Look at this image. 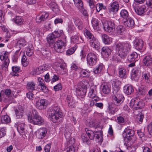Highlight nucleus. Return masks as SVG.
<instances>
[{"mask_svg":"<svg viewBox=\"0 0 152 152\" xmlns=\"http://www.w3.org/2000/svg\"><path fill=\"white\" fill-rule=\"evenodd\" d=\"M120 83L119 81H116L114 83L113 88V93L115 94L113 96V101L115 105H119L124 100V97L119 92Z\"/></svg>","mask_w":152,"mask_h":152,"instance_id":"nucleus-1","label":"nucleus"},{"mask_svg":"<svg viewBox=\"0 0 152 152\" xmlns=\"http://www.w3.org/2000/svg\"><path fill=\"white\" fill-rule=\"evenodd\" d=\"M130 48L131 45L129 43H118L116 45L117 54L123 58L127 56Z\"/></svg>","mask_w":152,"mask_h":152,"instance_id":"nucleus-2","label":"nucleus"},{"mask_svg":"<svg viewBox=\"0 0 152 152\" xmlns=\"http://www.w3.org/2000/svg\"><path fill=\"white\" fill-rule=\"evenodd\" d=\"M27 116L28 121L32 124L38 125L44 124L43 118L38 115V112L35 109H33L32 113H29Z\"/></svg>","mask_w":152,"mask_h":152,"instance_id":"nucleus-3","label":"nucleus"},{"mask_svg":"<svg viewBox=\"0 0 152 152\" xmlns=\"http://www.w3.org/2000/svg\"><path fill=\"white\" fill-rule=\"evenodd\" d=\"M48 112L50 119L54 123L57 122L62 117L61 110L57 106L52 107L48 111Z\"/></svg>","mask_w":152,"mask_h":152,"instance_id":"nucleus-4","label":"nucleus"},{"mask_svg":"<svg viewBox=\"0 0 152 152\" xmlns=\"http://www.w3.org/2000/svg\"><path fill=\"white\" fill-rule=\"evenodd\" d=\"M84 34L89 39L90 46L95 49L99 50L100 48V44L97 39L94 37L90 31L87 29H84Z\"/></svg>","mask_w":152,"mask_h":152,"instance_id":"nucleus-5","label":"nucleus"},{"mask_svg":"<svg viewBox=\"0 0 152 152\" xmlns=\"http://www.w3.org/2000/svg\"><path fill=\"white\" fill-rule=\"evenodd\" d=\"M9 53L7 51H4L3 54L0 56V59L2 61V69L6 71L7 68L10 63V60L8 57Z\"/></svg>","mask_w":152,"mask_h":152,"instance_id":"nucleus-6","label":"nucleus"},{"mask_svg":"<svg viewBox=\"0 0 152 152\" xmlns=\"http://www.w3.org/2000/svg\"><path fill=\"white\" fill-rule=\"evenodd\" d=\"M102 23L104 30L106 31L111 33L115 31V25L113 22L111 21L102 20Z\"/></svg>","mask_w":152,"mask_h":152,"instance_id":"nucleus-7","label":"nucleus"},{"mask_svg":"<svg viewBox=\"0 0 152 152\" xmlns=\"http://www.w3.org/2000/svg\"><path fill=\"white\" fill-rule=\"evenodd\" d=\"M134 131L129 128L125 129L123 133V136L125 137V140H127L128 141L127 144L130 145L132 144V138L134 137Z\"/></svg>","mask_w":152,"mask_h":152,"instance_id":"nucleus-8","label":"nucleus"},{"mask_svg":"<svg viewBox=\"0 0 152 152\" xmlns=\"http://www.w3.org/2000/svg\"><path fill=\"white\" fill-rule=\"evenodd\" d=\"M89 85V83L87 80H83L79 82L76 88V90H78L81 94H85L87 92V87Z\"/></svg>","mask_w":152,"mask_h":152,"instance_id":"nucleus-9","label":"nucleus"},{"mask_svg":"<svg viewBox=\"0 0 152 152\" xmlns=\"http://www.w3.org/2000/svg\"><path fill=\"white\" fill-rule=\"evenodd\" d=\"M97 56L93 53H90L87 56V63L90 66L95 65L97 62Z\"/></svg>","mask_w":152,"mask_h":152,"instance_id":"nucleus-10","label":"nucleus"},{"mask_svg":"<svg viewBox=\"0 0 152 152\" xmlns=\"http://www.w3.org/2000/svg\"><path fill=\"white\" fill-rule=\"evenodd\" d=\"M86 131L88 137L91 140L94 139L95 136L96 139H98L100 137H102V132L101 131L93 132L91 130L86 129Z\"/></svg>","mask_w":152,"mask_h":152,"instance_id":"nucleus-11","label":"nucleus"},{"mask_svg":"<svg viewBox=\"0 0 152 152\" xmlns=\"http://www.w3.org/2000/svg\"><path fill=\"white\" fill-rule=\"evenodd\" d=\"M129 105L133 109L137 110L142 108L143 107V104L141 100L136 98L131 100L129 103Z\"/></svg>","mask_w":152,"mask_h":152,"instance_id":"nucleus-12","label":"nucleus"},{"mask_svg":"<svg viewBox=\"0 0 152 152\" xmlns=\"http://www.w3.org/2000/svg\"><path fill=\"white\" fill-rule=\"evenodd\" d=\"M66 43L61 40L56 41L54 45L55 50L58 53H61L64 51L65 47L66 46Z\"/></svg>","mask_w":152,"mask_h":152,"instance_id":"nucleus-13","label":"nucleus"},{"mask_svg":"<svg viewBox=\"0 0 152 152\" xmlns=\"http://www.w3.org/2000/svg\"><path fill=\"white\" fill-rule=\"evenodd\" d=\"M119 8L118 3L117 1H114L109 5L108 10L110 13H115L117 12Z\"/></svg>","mask_w":152,"mask_h":152,"instance_id":"nucleus-14","label":"nucleus"},{"mask_svg":"<svg viewBox=\"0 0 152 152\" xmlns=\"http://www.w3.org/2000/svg\"><path fill=\"white\" fill-rule=\"evenodd\" d=\"M47 133V129L45 128H42L37 130L35 132V135L38 138L42 139L45 136Z\"/></svg>","mask_w":152,"mask_h":152,"instance_id":"nucleus-15","label":"nucleus"},{"mask_svg":"<svg viewBox=\"0 0 152 152\" xmlns=\"http://www.w3.org/2000/svg\"><path fill=\"white\" fill-rule=\"evenodd\" d=\"M47 105V101L45 99H41L37 101L36 104V107L39 110L45 109Z\"/></svg>","mask_w":152,"mask_h":152,"instance_id":"nucleus-16","label":"nucleus"},{"mask_svg":"<svg viewBox=\"0 0 152 152\" xmlns=\"http://www.w3.org/2000/svg\"><path fill=\"white\" fill-rule=\"evenodd\" d=\"M88 96L91 98L98 97L97 96L96 87L95 86L93 85L91 86L88 94Z\"/></svg>","mask_w":152,"mask_h":152,"instance_id":"nucleus-17","label":"nucleus"},{"mask_svg":"<svg viewBox=\"0 0 152 152\" xmlns=\"http://www.w3.org/2000/svg\"><path fill=\"white\" fill-rule=\"evenodd\" d=\"M16 117L17 118H20L24 113V109L20 105H19L18 109L15 110Z\"/></svg>","mask_w":152,"mask_h":152,"instance_id":"nucleus-18","label":"nucleus"},{"mask_svg":"<svg viewBox=\"0 0 152 152\" xmlns=\"http://www.w3.org/2000/svg\"><path fill=\"white\" fill-rule=\"evenodd\" d=\"M46 3L48 5H49L50 7L54 12L57 13L59 11V10L58 8V6L52 0H47Z\"/></svg>","mask_w":152,"mask_h":152,"instance_id":"nucleus-19","label":"nucleus"},{"mask_svg":"<svg viewBox=\"0 0 152 152\" xmlns=\"http://www.w3.org/2000/svg\"><path fill=\"white\" fill-rule=\"evenodd\" d=\"M134 44L137 50H141L143 45V41L141 39H136L134 42Z\"/></svg>","mask_w":152,"mask_h":152,"instance_id":"nucleus-20","label":"nucleus"},{"mask_svg":"<svg viewBox=\"0 0 152 152\" xmlns=\"http://www.w3.org/2000/svg\"><path fill=\"white\" fill-rule=\"evenodd\" d=\"M49 16L48 13L45 12H42L41 13L40 16H38L37 17L36 20L38 23H40L42 21H44Z\"/></svg>","mask_w":152,"mask_h":152,"instance_id":"nucleus-21","label":"nucleus"},{"mask_svg":"<svg viewBox=\"0 0 152 152\" xmlns=\"http://www.w3.org/2000/svg\"><path fill=\"white\" fill-rule=\"evenodd\" d=\"M15 125V126L17 127V130L20 134L25 132L26 125L24 123L18 122L16 123Z\"/></svg>","mask_w":152,"mask_h":152,"instance_id":"nucleus-22","label":"nucleus"},{"mask_svg":"<svg viewBox=\"0 0 152 152\" xmlns=\"http://www.w3.org/2000/svg\"><path fill=\"white\" fill-rule=\"evenodd\" d=\"M147 7L145 5H142L136 9H135V12L136 13L139 15H141L144 14L147 10Z\"/></svg>","mask_w":152,"mask_h":152,"instance_id":"nucleus-23","label":"nucleus"},{"mask_svg":"<svg viewBox=\"0 0 152 152\" xmlns=\"http://www.w3.org/2000/svg\"><path fill=\"white\" fill-rule=\"evenodd\" d=\"M73 21L75 25L79 30H82L83 27V23L82 21L78 17L73 18Z\"/></svg>","mask_w":152,"mask_h":152,"instance_id":"nucleus-24","label":"nucleus"},{"mask_svg":"<svg viewBox=\"0 0 152 152\" xmlns=\"http://www.w3.org/2000/svg\"><path fill=\"white\" fill-rule=\"evenodd\" d=\"M134 91L133 87L130 85H127L124 86V91L125 93L128 95L132 94Z\"/></svg>","mask_w":152,"mask_h":152,"instance_id":"nucleus-25","label":"nucleus"},{"mask_svg":"<svg viewBox=\"0 0 152 152\" xmlns=\"http://www.w3.org/2000/svg\"><path fill=\"white\" fill-rule=\"evenodd\" d=\"M102 41L105 44H109L112 41V38L109 37L106 34H103L102 35Z\"/></svg>","mask_w":152,"mask_h":152,"instance_id":"nucleus-26","label":"nucleus"},{"mask_svg":"<svg viewBox=\"0 0 152 152\" xmlns=\"http://www.w3.org/2000/svg\"><path fill=\"white\" fill-rule=\"evenodd\" d=\"M127 20L124 22V23L125 26L132 28L133 27L134 25V20L131 18H129Z\"/></svg>","mask_w":152,"mask_h":152,"instance_id":"nucleus-27","label":"nucleus"},{"mask_svg":"<svg viewBox=\"0 0 152 152\" xmlns=\"http://www.w3.org/2000/svg\"><path fill=\"white\" fill-rule=\"evenodd\" d=\"M114 105L112 103L109 104L108 107L109 112L112 114H114L119 110L118 108L115 107Z\"/></svg>","mask_w":152,"mask_h":152,"instance_id":"nucleus-28","label":"nucleus"},{"mask_svg":"<svg viewBox=\"0 0 152 152\" xmlns=\"http://www.w3.org/2000/svg\"><path fill=\"white\" fill-rule=\"evenodd\" d=\"M102 53L105 57H107L111 54V50L107 47H104L102 48Z\"/></svg>","mask_w":152,"mask_h":152,"instance_id":"nucleus-29","label":"nucleus"},{"mask_svg":"<svg viewBox=\"0 0 152 152\" xmlns=\"http://www.w3.org/2000/svg\"><path fill=\"white\" fill-rule=\"evenodd\" d=\"M49 67L48 65L45 64L39 67L36 69L37 74H39L42 73L44 71L48 69Z\"/></svg>","mask_w":152,"mask_h":152,"instance_id":"nucleus-30","label":"nucleus"},{"mask_svg":"<svg viewBox=\"0 0 152 152\" xmlns=\"http://www.w3.org/2000/svg\"><path fill=\"white\" fill-rule=\"evenodd\" d=\"M91 23L94 29L96 31L100 30L98 20L96 18H93L91 20Z\"/></svg>","mask_w":152,"mask_h":152,"instance_id":"nucleus-31","label":"nucleus"},{"mask_svg":"<svg viewBox=\"0 0 152 152\" xmlns=\"http://www.w3.org/2000/svg\"><path fill=\"white\" fill-rule=\"evenodd\" d=\"M143 63L147 66H149L152 63V58L149 56H146L143 59Z\"/></svg>","mask_w":152,"mask_h":152,"instance_id":"nucleus-32","label":"nucleus"},{"mask_svg":"<svg viewBox=\"0 0 152 152\" xmlns=\"http://www.w3.org/2000/svg\"><path fill=\"white\" fill-rule=\"evenodd\" d=\"M78 69L80 76L83 77H88L90 76L89 72L86 69L79 68Z\"/></svg>","mask_w":152,"mask_h":152,"instance_id":"nucleus-33","label":"nucleus"},{"mask_svg":"<svg viewBox=\"0 0 152 152\" xmlns=\"http://www.w3.org/2000/svg\"><path fill=\"white\" fill-rule=\"evenodd\" d=\"M56 38L54 34L52 33L48 35L47 37V41L48 42L50 45L54 42Z\"/></svg>","mask_w":152,"mask_h":152,"instance_id":"nucleus-34","label":"nucleus"},{"mask_svg":"<svg viewBox=\"0 0 152 152\" xmlns=\"http://www.w3.org/2000/svg\"><path fill=\"white\" fill-rule=\"evenodd\" d=\"M102 90L104 94H108L110 91V86L107 83H104L102 86Z\"/></svg>","mask_w":152,"mask_h":152,"instance_id":"nucleus-35","label":"nucleus"},{"mask_svg":"<svg viewBox=\"0 0 152 152\" xmlns=\"http://www.w3.org/2000/svg\"><path fill=\"white\" fill-rule=\"evenodd\" d=\"M139 71L137 69H133L132 70V77L135 80L138 79L139 77Z\"/></svg>","mask_w":152,"mask_h":152,"instance_id":"nucleus-36","label":"nucleus"},{"mask_svg":"<svg viewBox=\"0 0 152 152\" xmlns=\"http://www.w3.org/2000/svg\"><path fill=\"white\" fill-rule=\"evenodd\" d=\"M104 69L103 65L102 64H99L94 68V72L95 74H99Z\"/></svg>","mask_w":152,"mask_h":152,"instance_id":"nucleus-37","label":"nucleus"},{"mask_svg":"<svg viewBox=\"0 0 152 152\" xmlns=\"http://www.w3.org/2000/svg\"><path fill=\"white\" fill-rule=\"evenodd\" d=\"M143 79L147 83H149L150 81V74L147 71L143 72L142 74Z\"/></svg>","mask_w":152,"mask_h":152,"instance_id":"nucleus-38","label":"nucleus"},{"mask_svg":"<svg viewBox=\"0 0 152 152\" xmlns=\"http://www.w3.org/2000/svg\"><path fill=\"white\" fill-rule=\"evenodd\" d=\"M35 83L33 81H31L27 83V88L29 91H32L35 90Z\"/></svg>","mask_w":152,"mask_h":152,"instance_id":"nucleus-39","label":"nucleus"},{"mask_svg":"<svg viewBox=\"0 0 152 152\" xmlns=\"http://www.w3.org/2000/svg\"><path fill=\"white\" fill-rule=\"evenodd\" d=\"M120 15L121 18L127 19L129 17V14L128 12L126 10L122 9L120 11Z\"/></svg>","mask_w":152,"mask_h":152,"instance_id":"nucleus-40","label":"nucleus"},{"mask_svg":"<svg viewBox=\"0 0 152 152\" xmlns=\"http://www.w3.org/2000/svg\"><path fill=\"white\" fill-rule=\"evenodd\" d=\"M125 31V28L122 26H118L116 29V32L119 35H122Z\"/></svg>","mask_w":152,"mask_h":152,"instance_id":"nucleus-41","label":"nucleus"},{"mask_svg":"<svg viewBox=\"0 0 152 152\" xmlns=\"http://www.w3.org/2000/svg\"><path fill=\"white\" fill-rule=\"evenodd\" d=\"M15 22L18 25H21L23 24L24 20L21 16H17L14 18Z\"/></svg>","mask_w":152,"mask_h":152,"instance_id":"nucleus-42","label":"nucleus"},{"mask_svg":"<svg viewBox=\"0 0 152 152\" xmlns=\"http://www.w3.org/2000/svg\"><path fill=\"white\" fill-rule=\"evenodd\" d=\"M147 89L146 86L142 85L140 87L138 88V93L140 94H144L147 92Z\"/></svg>","mask_w":152,"mask_h":152,"instance_id":"nucleus-43","label":"nucleus"},{"mask_svg":"<svg viewBox=\"0 0 152 152\" xmlns=\"http://www.w3.org/2000/svg\"><path fill=\"white\" fill-rule=\"evenodd\" d=\"M87 125L90 127H94L95 128L99 127L98 125L96 124L95 122L93 120H87Z\"/></svg>","mask_w":152,"mask_h":152,"instance_id":"nucleus-44","label":"nucleus"},{"mask_svg":"<svg viewBox=\"0 0 152 152\" xmlns=\"http://www.w3.org/2000/svg\"><path fill=\"white\" fill-rule=\"evenodd\" d=\"M138 57V55L136 52H133L130 54L128 57V60L129 61L131 62L134 61Z\"/></svg>","mask_w":152,"mask_h":152,"instance_id":"nucleus-45","label":"nucleus"},{"mask_svg":"<svg viewBox=\"0 0 152 152\" xmlns=\"http://www.w3.org/2000/svg\"><path fill=\"white\" fill-rule=\"evenodd\" d=\"M10 118L7 115L2 116L1 118V121L2 123L7 124L10 122Z\"/></svg>","mask_w":152,"mask_h":152,"instance_id":"nucleus-46","label":"nucleus"},{"mask_svg":"<svg viewBox=\"0 0 152 152\" xmlns=\"http://www.w3.org/2000/svg\"><path fill=\"white\" fill-rule=\"evenodd\" d=\"M74 4L76 7L80 9L83 7V5L81 0H73Z\"/></svg>","mask_w":152,"mask_h":152,"instance_id":"nucleus-47","label":"nucleus"},{"mask_svg":"<svg viewBox=\"0 0 152 152\" xmlns=\"http://www.w3.org/2000/svg\"><path fill=\"white\" fill-rule=\"evenodd\" d=\"M126 69L124 68H121L119 70V75L121 77H126Z\"/></svg>","mask_w":152,"mask_h":152,"instance_id":"nucleus-48","label":"nucleus"},{"mask_svg":"<svg viewBox=\"0 0 152 152\" xmlns=\"http://www.w3.org/2000/svg\"><path fill=\"white\" fill-rule=\"evenodd\" d=\"M96 10L97 12H99L101 10L106 9V7L102 3H98L96 6Z\"/></svg>","mask_w":152,"mask_h":152,"instance_id":"nucleus-49","label":"nucleus"},{"mask_svg":"<svg viewBox=\"0 0 152 152\" xmlns=\"http://www.w3.org/2000/svg\"><path fill=\"white\" fill-rule=\"evenodd\" d=\"M17 45L20 46H23L26 45V42L24 39L20 38L18 41Z\"/></svg>","mask_w":152,"mask_h":152,"instance_id":"nucleus-50","label":"nucleus"},{"mask_svg":"<svg viewBox=\"0 0 152 152\" xmlns=\"http://www.w3.org/2000/svg\"><path fill=\"white\" fill-rule=\"evenodd\" d=\"M12 69L13 72L12 75L15 76H18V73L19 72V67L17 66H13L12 67Z\"/></svg>","mask_w":152,"mask_h":152,"instance_id":"nucleus-51","label":"nucleus"},{"mask_svg":"<svg viewBox=\"0 0 152 152\" xmlns=\"http://www.w3.org/2000/svg\"><path fill=\"white\" fill-rule=\"evenodd\" d=\"M21 62L23 65L24 66H26L28 64L29 62L27 60V58L25 54L23 55L22 57Z\"/></svg>","mask_w":152,"mask_h":152,"instance_id":"nucleus-52","label":"nucleus"},{"mask_svg":"<svg viewBox=\"0 0 152 152\" xmlns=\"http://www.w3.org/2000/svg\"><path fill=\"white\" fill-rule=\"evenodd\" d=\"M41 53L45 58H46L49 56L50 53L48 50L43 49L41 51Z\"/></svg>","mask_w":152,"mask_h":152,"instance_id":"nucleus-53","label":"nucleus"},{"mask_svg":"<svg viewBox=\"0 0 152 152\" xmlns=\"http://www.w3.org/2000/svg\"><path fill=\"white\" fill-rule=\"evenodd\" d=\"M143 118V115L142 113L140 112L137 115V120L138 122H142Z\"/></svg>","mask_w":152,"mask_h":152,"instance_id":"nucleus-54","label":"nucleus"},{"mask_svg":"<svg viewBox=\"0 0 152 152\" xmlns=\"http://www.w3.org/2000/svg\"><path fill=\"white\" fill-rule=\"evenodd\" d=\"M53 33L56 38L60 37L64 34L63 31L62 30L55 31Z\"/></svg>","mask_w":152,"mask_h":152,"instance_id":"nucleus-55","label":"nucleus"},{"mask_svg":"<svg viewBox=\"0 0 152 152\" xmlns=\"http://www.w3.org/2000/svg\"><path fill=\"white\" fill-rule=\"evenodd\" d=\"M6 129L5 128H2L0 129V138L6 135Z\"/></svg>","mask_w":152,"mask_h":152,"instance_id":"nucleus-56","label":"nucleus"},{"mask_svg":"<svg viewBox=\"0 0 152 152\" xmlns=\"http://www.w3.org/2000/svg\"><path fill=\"white\" fill-rule=\"evenodd\" d=\"M66 102L69 107H72V98L70 96H68L66 98Z\"/></svg>","mask_w":152,"mask_h":152,"instance_id":"nucleus-57","label":"nucleus"},{"mask_svg":"<svg viewBox=\"0 0 152 152\" xmlns=\"http://www.w3.org/2000/svg\"><path fill=\"white\" fill-rule=\"evenodd\" d=\"M79 38L77 35H75L71 38V41L74 43H78Z\"/></svg>","mask_w":152,"mask_h":152,"instance_id":"nucleus-58","label":"nucleus"},{"mask_svg":"<svg viewBox=\"0 0 152 152\" xmlns=\"http://www.w3.org/2000/svg\"><path fill=\"white\" fill-rule=\"evenodd\" d=\"M76 48V47H74L67 50L66 52L67 55H70L72 54L74 52Z\"/></svg>","mask_w":152,"mask_h":152,"instance_id":"nucleus-59","label":"nucleus"},{"mask_svg":"<svg viewBox=\"0 0 152 152\" xmlns=\"http://www.w3.org/2000/svg\"><path fill=\"white\" fill-rule=\"evenodd\" d=\"M92 100L91 101L90 106L92 107L94 104L95 105L96 103L99 100V98L98 97H96V98H91Z\"/></svg>","mask_w":152,"mask_h":152,"instance_id":"nucleus-60","label":"nucleus"},{"mask_svg":"<svg viewBox=\"0 0 152 152\" xmlns=\"http://www.w3.org/2000/svg\"><path fill=\"white\" fill-rule=\"evenodd\" d=\"M63 22V20L61 18H57L54 20V23L55 24L58 23L62 24Z\"/></svg>","mask_w":152,"mask_h":152,"instance_id":"nucleus-61","label":"nucleus"},{"mask_svg":"<svg viewBox=\"0 0 152 152\" xmlns=\"http://www.w3.org/2000/svg\"><path fill=\"white\" fill-rule=\"evenodd\" d=\"M40 86H41V90L43 92L45 93L48 92V88L45 85L44 83L43 84V85H40Z\"/></svg>","mask_w":152,"mask_h":152,"instance_id":"nucleus-62","label":"nucleus"},{"mask_svg":"<svg viewBox=\"0 0 152 152\" xmlns=\"http://www.w3.org/2000/svg\"><path fill=\"white\" fill-rule=\"evenodd\" d=\"M26 53L27 56H30L33 54V52L31 49L30 48H27Z\"/></svg>","mask_w":152,"mask_h":152,"instance_id":"nucleus-63","label":"nucleus"},{"mask_svg":"<svg viewBox=\"0 0 152 152\" xmlns=\"http://www.w3.org/2000/svg\"><path fill=\"white\" fill-rule=\"evenodd\" d=\"M66 151V152H75V149L73 146L71 145L67 148Z\"/></svg>","mask_w":152,"mask_h":152,"instance_id":"nucleus-64","label":"nucleus"}]
</instances>
